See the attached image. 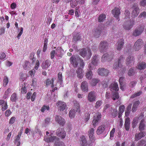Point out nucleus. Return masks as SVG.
I'll list each match as a JSON object with an SVG mask.
<instances>
[{
	"label": "nucleus",
	"mask_w": 146,
	"mask_h": 146,
	"mask_svg": "<svg viewBox=\"0 0 146 146\" xmlns=\"http://www.w3.org/2000/svg\"><path fill=\"white\" fill-rule=\"evenodd\" d=\"M70 61L71 64L74 67H76L78 63L81 67L83 68L85 66V64L83 60L80 59L79 57L76 58L74 56H72L70 58Z\"/></svg>",
	"instance_id": "nucleus-1"
},
{
	"label": "nucleus",
	"mask_w": 146,
	"mask_h": 146,
	"mask_svg": "<svg viewBox=\"0 0 146 146\" xmlns=\"http://www.w3.org/2000/svg\"><path fill=\"white\" fill-rule=\"evenodd\" d=\"M80 54L83 57L89 59L92 55L91 50L89 48L82 49L80 51Z\"/></svg>",
	"instance_id": "nucleus-2"
},
{
	"label": "nucleus",
	"mask_w": 146,
	"mask_h": 146,
	"mask_svg": "<svg viewBox=\"0 0 146 146\" xmlns=\"http://www.w3.org/2000/svg\"><path fill=\"white\" fill-rule=\"evenodd\" d=\"M125 59V57L123 55H121L119 57L118 63H115L114 64L113 68L115 69H119L123 66V64Z\"/></svg>",
	"instance_id": "nucleus-3"
},
{
	"label": "nucleus",
	"mask_w": 146,
	"mask_h": 146,
	"mask_svg": "<svg viewBox=\"0 0 146 146\" xmlns=\"http://www.w3.org/2000/svg\"><path fill=\"white\" fill-rule=\"evenodd\" d=\"M99 61L98 57L96 56H94L92 59L91 62L89 65V69L91 70L95 68L96 66L97 65Z\"/></svg>",
	"instance_id": "nucleus-4"
},
{
	"label": "nucleus",
	"mask_w": 146,
	"mask_h": 146,
	"mask_svg": "<svg viewBox=\"0 0 146 146\" xmlns=\"http://www.w3.org/2000/svg\"><path fill=\"white\" fill-rule=\"evenodd\" d=\"M108 48V44L105 41H101L100 44L99 48L101 52H106Z\"/></svg>",
	"instance_id": "nucleus-5"
},
{
	"label": "nucleus",
	"mask_w": 146,
	"mask_h": 146,
	"mask_svg": "<svg viewBox=\"0 0 146 146\" xmlns=\"http://www.w3.org/2000/svg\"><path fill=\"white\" fill-rule=\"evenodd\" d=\"M44 140L47 142H52L54 141H55V145L56 146H60L57 145V144L59 143V138L56 137L51 136L48 137H45L44 138Z\"/></svg>",
	"instance_id": "nucleus-6"
},
{
	"label": "nucleus",
	"mask_w": 146,
	"mask_h": 146,
	"mask_svg": "<svg viewBox=\"0 0 146 146\" xmlns=\"http://www.w3.org/2000/svg\"><path fill=\"white\" fill-rule=\"evenodd\" d=\"M143 42L141 39H139L135 42L133 46V48L135 51L139 50L143 46Z\"/></svg>",
	"instance_id": "nucleus-7"
},
{
	"label": "nucleus",
	"mask_w": 146,
	"mask_h": 146,
	"mask_svg": "<svg viewBox=\"0 0 146 146\" xmlns=\"http://www.w3.org/2000/svg\"><path fill=\"white\" fill-rule=\"evenodd\" d=\"M76 109L77 110L74 109H72L69 111V115L70 118H73L74 117L76 111L80 112V108L78 104L76 103Z\"/></svg>",
	"instance_id": "nucleus-8"
},
{
	"label": "nucleus",
	"mask_w": 146,
	"mask_h": 146,
	"mask_svg": "<svg viewBox=\"0 0 146 146\" xmlns=\"http://www.w3.org/2000/svg\"><path fill=\"white\" fill-rule=\"evenodd\" d=\"M134 20H132L129 21L125 22L123 25L124 29L126 30H130L134 25Z\"/></svg>",
	"instance_id": "nucleus-9"
},
{
	"label": "nucleus",
	"mask_w": 146,
	"mask_h": 146,
	"mask_svg": "<svg viewBox=\"0 0 146 146\" xmlns=\"http://www.w3.org/2000/svg\"><path fill=\"white\" fill-rule=\"evenodd\" d=\"M113 58V56L109 55L108 53H106L103 55L101 58L102 62H105L107 61H110Z\"/></svg>",
	"instance_id": "nucleus-10"
},
{
	"label": "nucleus",
	"mask_w": 146,
	"mask_h": 146,
	"mask_svg": "<svg viewBox=\"0 0 146 146\" xmlns=\"http://www.w3.org/2000/svg\"><path fill=\"white\" fill-rule=\"evenodd\" d=\"M57 105L58 107L59 110L60 111H64L67 106L66 103L61 101H59L57 102Z\"/></svg>",
	"instance_id": "nucleus-11"
},
{
	"label": "nucleus",
	"mask_w": 146,
	"mask_h": 146,
	"mask_svg": "<svg viewBox=\"0 0 146 146\" xmlns=\"http://www.w3.org/2000/svg\"><path fill=\"white\" fill-rule=\"evenodd\" d=\"M98 72L99 75L101 76H106L109 73V71L104 68H99L98 70Z\"/></svg>",
	"instance_id": "nucleus-12"
},
{
	"label": "nucleus",
	"mask_w": 146,
	"mask_h": 146,
	"mask_svg": "<svg viewBox=\"0 0 146 146\" xmlns=\"http://www.w3.org/2000/svg\"><path fill=\"white\" fill-rule=\"evenodd\" d=\"M55 120L59 125L63 126L65 123L64 118L60 115H57L55 117Z\"/></svg>",
	"instance_id": "nucleus-13"
},
{
	"label": "nucleus",
	"mask_w": 146,
	"mask_h": 146,
	"mask_svg": "<svg viewBox=\"0 0 146 146\" xmlns=\"http://www.w3.org/2000/svg\"><path fill=\"white\" fill-rule=\"evenodd\" d=\"M135 58L133 56H129L126 60V62L127 65L130 66L133 64L134 62Z\"/></svg>",
	"instance_id": "nucleus-14"
},
{
	"label": "nucleus",
	"mask_w": 146,
	"mask_h": 146,
	"mask_svg": "<svg viewBox=\"0 0 146 146\" xmlns=\"http://www.w3.org/2000/svg\"><path fill=\"white\" fill-rule=\"evenodd\" d=\"M101 118V114L99 113L97 115V117L94 116L93 117V120L92 121L93 125L95 127L98 123L99 121H100Z\"/></svg>",
	"instance_id": "nucleus-15"
},
{
	"label": "nucleus",
	"mask_w": 146,
	"mask_h": 146,
	"mask_svg": "<svg viewBox=\"0 0 146 146\" xmlns=\"http://www.w3.org/2000/svg\"><path fill=\"white\" fill-rule=\"evenodd\" d=\"M56 134L58 136L61 137L62 138H64L66 136V133L64 129L62 128H59L57 129Z\"/></svg>",
	"instance_id": "nucleus-16"
},
{
	"label": "nucleus",
	"mask_w": 146,
	"mask_h": 146,
	"mask_svg": "<svg viewBox=\"0 0 146 146\" xmlns=\"http://www.w3.org/2000/svg\"><path fill=\"white\" fill-rule=\"evenodd\" d=\"M144 28L143 26H141L139 28L135 29L133 32V35L135 36H137L142 33L144 30Z\"/></svg>",
	"instance_id": "nucleus-17"
},
{
	"label": "nucleus",
	"mask_w": 146,
	"mask_h": 146,
	"mask_svg": "<svg viewBox=\"0 0 146 146\" xmlns=\"http://www.w3.org/2000/svg\"><path fill=\"white\" fill-rule=\"evenodd\" d=\"M96 95L93 92H90L88 96V100L90 102H94L96 100Z\"/></svg>",
	"instance_id": "nucleus-18"
},
{
	"label": "nucleus",
	"mask_w": 146,
	"mask_h": 146,
	"mask_svg": "<svg viewBox=\"0 0 146 146\" xmlns=\"http://www.w3.org/2000/svg\"><path fill=\"white\" fill-rule=\"evenodd\" d=\"M124 42L123 39H119L116 45V48L118 50H120L123 47Z\"/></svg>",
	"instance_id": "nucleus-19"
},
{
	"label": "nucleus",
	"mask_w": 146,
	"mask_h": 146,
	"mask_svg": "<svg viewBox=\"0 0 146 146\" xmlns=\"http://www.w3.org/2000/svg\"><path fill=\"white\" fill-rule=\"evenodd\" d=\"M112 13L114 15V16L116 17L118 21H119V15L120 14V10L119 8H115L114 9L112 10Z\"/></svg>",
	"instance_id": "nucleus-20"
},
{
	"label": "nucleus",
	"mask_w": 146,
	"mask_h": 146,
	"mask_svg": "<svg viewBox=\"0 0 146 146\" xmlns=\"http://www.w3.org/2000/svg\"><path fill=\"white\" fill-rule=\"evenodd\" d=\"M51 61L48 60H46L44 61L43 62L41 66L43 69H47L51 65Z\"/></svg>",
	"instance_id": "nucleus-21"
},
{
	"label": "nucleus",
	"mask_w": 146,
	"mask_h": 146,
	"mask_svg": "<svg viewBox=\"0 0 146 146\" xmlns=\"http://www.w3.org/2000/svg\"><path fill=\"white\" fill-rule=\"evenodd\" d=\"M145 132H141L138 133H136L135 134V140L137 141L141 139L142 138L145 136Z\"/></svg>",
	"instance_id": "nucleus-22"
},
{
	"label": "nucleus",
	"mask_w": 146,
	"mask_h": 146,
	"mask_svg": "<svg viewBox=\"0 0 146 146\" xmlns=\"http://www.w3.org/2000/svg\"><path fill=\"white\" fill-rule=\"evenodd\" d=\"M77 76L80 79H82L84 75V72L80 68H78L76 70Z\"/></svg>",
	"instance_id": "nucleus-23"
},
{
	"label": "nucleus",
	"mask_w": 146,
	"mask_h": 146,
	"mask_svg": "<svg viewBox=\"0 0 146 146\" xmlns=\"http://www.w3.org/2000/svg\"><path fill=\"white\" fill-rule=\"evenodd\" d=\"M101 32V29L100 28H97L93 30L92 33L95 37L98 38L100 36Z\"/></svg>",
	"instance_id": "nucleus-24"
},
{
	"label": "nucleus",
	"mask_w": 146,
	"mask_h": 146,
	"mask_svg": "<svg viewBox=\"0 0 146 146\" xmlns=\"http://www.w3.org/2000/svg\"><path fill=\"white\" fill-rule=\"evenodd\" d=\"M56 52V57H62V53L63 52L62 49L60 47H58L55 51Z\"/></svg>",
	"instance_id": "nucleus-25"
},
{
	"label": "nucleus",
	"mask_w": 146,
	"mask_h": 146,
	"mask_svg": "<svg viewBox=\"0 0 146 146\" xmlns=\"http://www.w3.org/2000/svg\"><path fill=\"white\" fill-rule=\"evenodd\" d=\"M110 88L111 91L114 90L115 91H118L119 90V87L117 83L111 84L110 86Z\"/></svg>",
	"instance_id": "nucleus-26"
},
{
	"label": "nucleus",
	"mask_w": 146,
	"mask_h": 146,
	"mask_svg": "<svg viewBox=\"0 0 146 146\" xmlns=\"http://www.w3.org/2000/svg\"><path fill=\"white\" fill-rule=\"evenodd\" d=\"M54 82V78H52L51 79L48 78L46 79L45 82V86L46 87H47L48 86H50L51 87H54V85L53 84Z\"/></svg>",
	"instance_id": "nucleus-27"
},
{
	"label": "nucleus",
	"mask_w": 146,
	"mask_h": 146,
	"mask_svg": "<svg viewBox=\"0 0 146 146\" xmlns=\"http://www.w3.org/2000/svg\"><path fill=\"white\" fill-rule=\"evenodd\" d=\"M81 87L82 90L84 91H87L88 87L87 82L86 81L82 82L81 84Z\"/></svg>",
	"instance_id": "nucleus-28"
},
{
	"label": "nucleus",
	"mask_w": 146,
	"mask_h": 146,
	"mask_svg": "<svg viewBox=\"0 0 146 146\" xmlns=\"http://www.w3.org/2000/svg\"><path fill=\"white\" fill-rule=\"evenodd\" d=\"M105 125H103L99 127L96 131L97 133L99 135L102 133L105 130Z\"/></svg>",
	"instance_id": "nucleus-29"
},
{
	"label": "nucleus",
	"mask_w": 146,
	"mask_h": 146,
	"mask_svg": "<svg viewBox=\"0 0 146 146\" xmlns=\"http://www.w3.org/2000/svg\"><path fill=\"white\" fill-rule=\"evenodd\" d=\"M130 119L127 117L125 119V127L126 131H128L130 127Z\"/></svg>",
	"instance_id": "nucleus-30"
},
{
	"label": "nucleus",
	"mask_w": 146,
	"mask_h": 146,
	"mask_svg": "<svg viewBox=\"0 0 146 146\" xmlns=\"http://www.w3.org/2000/svg\"><path fill=\"white\" fill-rule=\"evenodd\" d=\"M146 68V64L145 62L139 63L137 66V68L140 70L145 69Z\"/></svg>",
	"instance_id": "nucleus-31"
},
{
	"label": "nucleus",
	"mask_w": 146,
	"mask_h": 146,
	"mask_svg": "<svg viewBox=\"0 0 146 146\" xmlns=\"http://www.w3.org/2000/svg\"><path fill=\"white\" fill-rule=\"evenodd\" d=\"M125 107L123 105L120 106L119 109V113L118 117L120 118L121 116L122 113L124 111Z\"/></svg>",
	"instance_id": "nucleus-32"
},
{
	"label": "nucleus",
	"mask_w": 146,
	"mask_h": 146,
	"mask_svg": "<svg viewBox=\"0 0 146 146\" xmlns=\"http://www.w3.org/2000/svg\"><path fill=\"white\" fill-rule=\"evenodd\" d=\"M81 34L80 33H78L76 35L74 36L73 41L74 42H76L78 40H80Z\"/></svg>",
	"instance_id": "nucleus-33"
},
{
	"label": "nucleus",
	"mask_w": 146,
	"mask_h": 146,
	"mask_svg": "<svg viewBox=\"0 0 146 146\" xmlns=\"http://www.w3.org/2000/svg\"><path fill=\"white\" fill-rule=\"evenodd\" d=\"M58 83L60 84V85L62 86V83L63 82V80L62 77V73L61 72H59L58 74Z\"/></svg>",
	"instance_id": "nucleus-34"
},
{
	"label": "nucleus",
	"mask_w": 146,
	"mask_h": 146,
	"mask_svg": "<svg viewBox=\"0 0 146 146\" xmlns=\"http://www.w3.org/2000/svg\"><path fill=\"white\" fill-rule=\"evenodd\" d=\"M139 13V8L136 7L133 10L132 13V15L135 17L137 16Z\"/></svg>",
	"instance_id": "nucleus-35"
},
{
	"label": "nucleus",
	"mask_w": 146,
	"mask_h": 146,
	"mask_svg": "<svg viewBox=\"0 0 146 146\" xmlns=\"http://www.w3.org/2000/svg\"><path fill=\"white\" fill-rule=\"evenodd\" d=\"M23 68L25 70H29L31 67L30 63L27 61H26L24 65L23 66Z\"/></svg>",
	"instance_id": "nucleus-36"
},
{
	"label": "nucleus",
	"mask_w": 146,
	"mask_h": 146,
	"mask_svg": "<svg viewBox=\"0 0 146 146\" xmlns=\"http://www.w3.org/2000/svg\"><path fill=\"white\" fill-rule=\"evenodd\" d=\"M135 119L138 121H138H140L141 122H143L144 120V115L143 114L141 113L139 115V117H136Z\"/></svg>",
	"instance_id": "nucleus-37"
},
{
	"label": "nucleus",
	"mask_w": 146,
	"mask_h": 146,
	"mask_svg": "<svg viewBox=\"0 0 146 146\" xmlns=\"http://www.w3.org/2000/svg\"><path fill=\"white\" fill-rule=\"evenodd\" d=\"M81 146H87V142L85 137L83 136L81 137Z\"/></svg>",
	"instance_id": "nucleus-38"
},
{
	"label": "nucleus",
	"mask_w": 146,
	"mask_h": 146,
	"mask_svg": "<svg viewBox=\"0 0 146 146\" xmlns=\"http://www.w3.org/2000/svg\"><path fill=\"white\" fill-rule=\"evenodd\" d=\"M112 97L114 100L118 99L119 98V96L117 92H112Z\"/></svg>",
	"instance_id": "nucleus-39"
},
{
	"label": "nucleus",
	"mask_w": 146,
	"mask_h": 146,
	"mask_svg": "<svg viewBox=\"0 0 146 146\" xmlns=\"http://www.w3.org/2000/svg\"><path fill=\"white\" fill-rule=\"evenodd\" d=\"M93 76L92 72L90 70L87 72L86 74V78L88 79H91L92 78Z\"/></svg>",
	"instance_id": "nucleus-40"
},
{
	"label": "nucleus",
	"mask_w": 146,
	"mask_h": 146,
	"mask_svg": "<svg viewBox=\"0 0 146 146\" xmlns=\"http://www.w3.org/2000/svg\"><path fill=\"white\" fill-rule=\"evenodd\" d=\"M106 18V15L104 14H102L99 16L98 20L99 22H102Z\"/></svg>",
	"instance_id": "nucleus-41"
},
{
	"label": "nucleus",
	"mask_w": 146,
	"mask_h": 146,
	"mask_svg": "<svg viewBox=\"0 0 146 146\" xmlns=\"http://www.w3.org/2000/svg\"><path fill=\"white\" fill-rule=\"evenodd\" d=\"M124 79V78L122 77H120L119 79V82L121 85L120 89L122 91L125 90L124 88L123 87L122 85V82Z\"/></svg>",
	"instance_id": "nucleus-42"
},
{
	"label": "nucleus",
	"mask_w": 146,
	"mask_h": 146,
	"mask_svg": "<svg viewBox=\"0 0 146 146\" xmlns=\"http://www.w3.org/2000/svg\"><path fill=\"white\" fill-rule=\"evenodd\" d=\"M27 75L26 74L22 73L20 74V80L23 81L27 78Z\"/></svg>",
	"instance_id": "nucleus-43"
},
{
	"label": "nucleus",
	"mask_w": 146,
	"mask_h": 146,
	"mask_svg": "<svg viewBox=\"0 0 146 146\" xmlns=\"http://www.w3.org/2000/svg\"><path fill=\"white\" fill-rule=\"evenodd\" d=\"M135 69L131 68L128 72V74L129 76H132L134 75L135 73Z\"/></svg>",
	"instance_id": "nucleus-44"
},
{
	"label": "nucleus",
	"mask_w": 146,
	"mask_h": 146,
	"mask_svg": "<svg viewBox=\"0 0 146 146\" xmlns=\"http://www.w3.org/2000/svg\"><path fill=\"white\" fill-rule=\"evenodd\" d=\"M139 18H141L143 19H145L146 18V12L143 11L140 13L138 17Z\"/></svg>",
	"instance_id": "nucleus-45"
},
{
	"label": "nucleus",
	"mask_w": 146,
	"mask_h": 146,
	"mask_svg": "<svg viewBox=\"0 0 146 146\" xmlns=\"http://www.w3.org/2000/svg\"><path fill=\"white\" fill-rule=\"evenodd\" d=\"M117 110L116 109H114L111 111V115L113 117H114L117 116Z\"/></svg>",
	"instance_id": "nucleus-46"
},
{
	"label": "nucleus",
	"mask_w": 146,
	"mask_h": 146,
	"mask_svg": "<svg viewBox=\"0 0 146 146\" xmlns=\"http://www.w3.org/2000/svg\"><path fill=\"white\" fill-rule=\"evenodd\" d=\"M145 125L143 122H140L139 126V129L140 131L144 130Z\"/></svg>",
	"instance_id": "nucleus-47"
},
{
	"label": "nucleus",
	"mask_w": 146,
	"mask_h": 146,
	"mask_svg": "<svg viewBox=\"0 0 146 146\" xmlns=\"http://www.w3.org/2000/svg\"><path fill=\"white\" fill-rule=\"evenodd\" d=\"M78 4L77 0H72L70 2V6L72 8H74Z\"/></svg>",
	"instance_id": "nucleus-48"
},
{
	"label": "nucleus",
	"mask_w": 146,
	"mask_h": 146,
	"mask_svg": "<svg viewBox=\"0 0 146 146\" xmlns=\"http://www.w3.org/2000/svg\"><path fill=\"white\" fill-rule=\"evenodd\" d=\"M8 79L7 77V76L4 77L3 80V85L4 86H6L8 82Z\"/></svg>",
	"instance_id": "nucleus-49"
},
{
	"label": "nucleus",
	"mask_w": 146,
	"mask_h": 146,
	"mask_svg": "<svg viewBox=\"0 0 146 146\" xmlns=\"http://www.w3.org/2000/svg\"><path fill=\"white\" fill-rule=\"evenodd\" d=\"M17 97L16 94L14 93L11 96V100L13 102H15L17 99Z\"/></svg>",
	"instance_id": "nucleus-50"
},
{
	"label": "nucleus",
	"mask_w": 146,
	"mask_h": 146,
	"mask_svg": "<svg viewBox=\"0 0 146 146\" xmlns=\"http://www.w3.org/2000/svg\"><path fill=\"white\" fill-rule=\"evenodd\" d=\"M94 129L93 128L90 129L88 131L89 136L92 137L94 136Z\"/></svg>",
	"instance_id": "nucleus-51"
},
{
	"label": "nucleus",
	"mask_w": 146,
	"mask_h": 146,
	"mask_svg": "<svg viewBox=\"0 0 146 146\" xmlns=\"http://www.w3.org/2000/svg\"><path fill=\"white\" fill-rule=\"evenodd\" d=\"M6 55L4 52H1L0 53V59L5 60L6 59Z\"/></svg>",
	"instance_id": "nucleus-52"
},
{
	"label": "nucleus",
	"mask_w": 146,
	"mask_h": 146,
	"mask_svg": "<svg viewBox=\"0 0 146 146\" xmlns=\"http://www.w3.org/2000/svg\"><path fill=\"white\" fill-rule=\"evenodd\" d=\"M2 109L1 110L2 111H4L6 110L8 108V106L7 105V102H6L3 105L1 106Z\"/></svg>",
	"instance_id": "nucleus-53"
},
{
	"label": "nucleus",
	"mask_w": 146,
	"mask_h": 146,
	"mask_svg": "<svg viewBox=\"0 0 146 146\" xmlns=\"http://www.w3.org/2000/svg\"><path fill=\"white\" fill-rule=\"evenodd\" d=\"M145 143V141L143 140H141L138 142L137 146H142Z\"/></svg>",
	"instance_id": "nucleus-54"
},
{
	"label": "nucleus",
	"mask_w": 146,
	"mask_h": 146,
	"mask_svg": "<svg viewBox=\"0 0 146 146\" xmlns=\"http://www.w3.org/2000/svg\"><path fill=\"white\" fill-rule=\"evenodd\" d=\"M99 80L97 79H93L92 80L91 84L93 86H95L98 82Z\"/></svg>",
	"instance_id": "nucleus-55"
},
{
	"label": "nucleus",
	"mask_w": 146,
	"mask_h": 146,
	"mask_svg": "<svg viewBox=\"0 0 146 146\" xmlns=\"http://www.w3.org/2000/svg\"><path fill=\"white\" fill-rule=\"evenodd\" d=\"M49 109V106H44L42 107L40 111L42 112H44L46 110H48Z\"/></svg>",
	"instance_id": "nucleus-56"
},
{
	"label": "nucleus",
	"mask_w": 146,
	"mask_h": 146,
	"mask_svg": "<svg viewBox=\"0 0 146 146\" xmlns=\"http://www.w3.org/2000/svg\"><path fill=\"white\" fill-rule=\"evenodd\" d=\"M125 18L127 19V18H130V13L129 12V11L126 10L125 11Z\"/></svg>",
	"instance_id": "nucleus-57"
},
{
	"label": "nucleus",
	"mask_w": 146,
	"mask_h": 146,
	"mask_svg": "<svg viewBox=\"0 0 146 146\" xmlns=\"http://www.w3.org/2000/svg\"><path fill=\"white\" fill-rule=\"evenodd\" d=\"M141 94V92H138L135 93L131 96V98H134L135 97L137 96H140Z\"/></svg>",
	"instance_id": "nucleus-58"
},
{
	"label": "nucleus",
	"mask_w": 146,
	"mask_h": 146,
	"mask_svg": "<svg viewBox=\"0 0 146 146\" xmlns=\"http://www.w3.org/2000/svg\"><path fill=\"white\" fill-rule=\"evenodd\" d=\"M138 122V121H137L135 118L133 119L132 123V125L133 128L135 127L136 126Z\"/></svg>",
	"instance_id": "nucleus-59"
},
{
	"label": "nucleus",
	"mask_w": 146,
	"mask_h": 146,
	"mask_svg": "<svg viewBox=\"0 0 146 146\" xmlns=\"http://www.w3.org/2000/svg\"><path fill=\"white\" fill-rule=\"evenodd\" d=\"M27 85L26 83H24L23 85L21 87H20L21 91H26L27 90L26 86Z\"/></svg>",
	"instance_id": "nucleus-60"
},
{
	"label": "nucleus",
	"mask_w": 146,
	"mask_h": 146,
	"mask_svg": "<svg viewBox=\"0 0 146 146\" xmlns=\"http://www.w3.org/2000/svg\"><path fill=\"white\" fill-rule=\"evenodd\" d=\"M140 5L143 7H145L146 6V0H142L140 3Z\"/></svg>",
	"instance_id": "nucleus-61"
},
{
	"label": "nucleus",
	"mask_w": 146,
	"mask_h": 146,
	"mask_svg": "<svg viewBox=\"0 0 146 146\" xmlns=\"http://www.w3.org/2000/svg\"><path fill=\"white\" fill-rule=\"evenodd\" d=\"M23 31V27H21V31L18 34L17 36V37L18 38V39H20V37L21 36V35L22 34Z\"/></svg>",
	"instance_id": "nucleus-62"
},
{
	"label": "nucleus",
	"mask_w": 146,
	"mask_h": 146,
	"mask_svg": "<svg viewBox=\"0 0 146 146\" xmlns=\"http://www.w3.org/2000/svg\"><path fill=\"white\" fill-rule=\"evenodd\" d=\"M55 56H56V52L54 50H53L50 52L51 58L53 59Z\"/></svg>",
	"instance_id": "nucleus-63"
},
{
	"label": "nucleus",
	"mask_w": 146,
	"mask_h": 146,
	"mask_svg": "<svg viewBox=\"0 0 146 146\" xmlns=\"http://www.w3.org/2000/svg\"><path fill=\"white\" fill-rule=\"evenodd\" d=\"M102 102L101 101H98L97 102L96 104L95 107L96 108H98L101 105Z\"/></svg>",
	"instance_id": "nucleus-64"
}]
</instances>
